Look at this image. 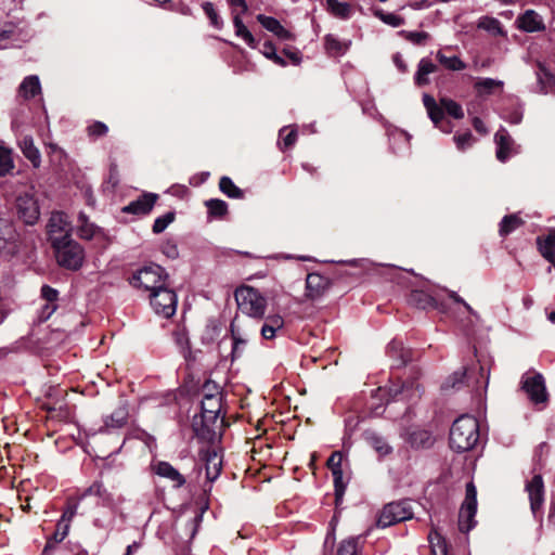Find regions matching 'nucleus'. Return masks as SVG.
Here are the masks:
<instances>
[{"label": "nucleus", "instance_id": "obj_1", "mask_svg": "<svg viewBox=\"0 0 555 555\" xmlns=\"http://www.w3.org/2000/svg\"><path fill=\"white\" fill-rule=\"evenodd\" d=\"M479 440V423L476 417L462 415L450 430V447L457 452L472 450Z\"/></svg>", "mask_w": 555, "mask_h": 555}, {"label": "nucleus", "instance_id": "obj_2", "mask_svg": "<svg viewBox=\"0 0 555 555\" xmlns=\"http://www.w3.org/2000/svg\"><path fill=\"white\" fill-rule=\"evenodd\" d=\"M423 104L435 127L446 133H450L452 131V126L450 122L443 121L444 112L455 119H462L464 117L462 106L457 102L448 98H441L438 104L434 96L425 93L423 94Z\"/></svg>", "mask_w": 555, "mask_h": 555}, {"label": "nucleus", "instance_id": "obj_3", "mask_svg": "<svg viewBox=\"0 0 555 555\" xmlns=\"http://www.w3.org/2000/svg\"><path fill=\"white\" fill-rule=\"evenodd\" d=\"M234 297L242 313L254 320L264 318L267 299L258 289L243 285L235 289Z\"/></svg>", "mask_w": 555, "mask_h": 555}, {"label": "nucleus", "instance_id": "obj_4", "mask_svg": "<svg viewBox=\"0 0 555 555\" xmlns=\"http://www.w3.org/2000/svg\"><path fill=\"white\" fill-rule=\"evenodd\" d=\"M52 247L55 253L56 262L61 267L73 271L79 270L82 267L86 257L85 249L68 235L63 241H55Z\"/></svg>", "mask_w": 555, "mask_h": 555}, {"label": "nucleus", "instance_id": "obj_5", "mask_svg": "<svg viewBox=\"0 0 555 555\" xmlns=\"http://www.w3.org/2000/svg\"><path fill=\"white\" fill-rule=\"evenodd\" d=\"M167 281L168 274L165 270L158 264H151L135 271L130 279V284L152 294L165 286Z\"/></svg>", "mask_w": 555, "mask_h": 555}, {"label": "nucleus", "instance_id": "obj_6", "mask_svg": "<svg viewBox=\"0 0 555 555\" xmlns=\"http://www.w3.org/2000/svg\"><path fill=\"white\" fill-rule=\"evenodd\" d=\"M18 217L29 225L35 224L40 217V208L35 197V190L29 186L27 190L18 193L15 201Z\"/></svg>", "mask_w": 555, "mask_h": 555}, {"label": "nucleus", "instance_id": "obj_7", "mask_svg": "<svg viewBox=\"0 0 555 555\" xmlns=\"http://www.w3.org/2000/svg\"><path fill=\"white\" fill-rule=\"evenodd\" d=\"M412 517L413 512L408 501L391 502L383 507L377 519V526L387 528Z\"/></svg>", "mask_w": 555, "mask_h": 555}, {"label": "nucleus", "instance_id": "obj_8", "mask_svg": "<svg viewBox=\"0 0 555 555\" xmlns=\"http://www.w3.org/2000/svg\"><path fill=\"white\" fill-rule=\"evenodd\" d=\"M477 512V490L473 482L466 485L465 500L459 513V529L462 532H468L476 526Z\"/></svg>", "mask_w": 555, "mask_h": 555}, {"label": "nucleus", "instance_id": "obj_9", "mask_svg": "<svg viewBox=\"0 0 555 555\" xmlns=\"http://www.w3.org/2000/svg\"><path fill=\"white\" fill-rule=\"evenodd\" d=\"M521 388L534 404L545 403L548 399L544 377L538 372L525 373L521 377Z\"/></svg>", "mask_w": 555, "mask_h": 555}, {"label": "nucleus", "instance_id": "obj_10", "mask_svg": "<svg viewBox=\"0 0 555 555\" xmlns=\"http://www.w3.org/2000/svg\"><path fill=\"white\" fill-rule=\"evenodd\" d=\"M150 301L155 313L164 318H170L176 313L177 295L167 284L150 294Z\"/></svg>", "mask_w": 555, "mask_h": 555}, {"label": "nucleus", "instance_id": "obj_11", "mask_svg": "<svg viewBox=\"0 0 555 555\" xmlns=\"http://www.w3.org/2000/svg\"><path fill=\"white\" fill-rule=\"evenodd\" d=\"M255 331L256 327L250 323V321L241 323L236 318L232 321L230 325V332L232 338L233 357H241L246 344Z\"/></svg>", "mask_w": 555, "mask_h": 555}, {"label": "nucleus", "instance_id": "obj_12", "mask_svg": "<svg viewBox=\"0 0 555 555\" xmlns=\"http://www.w3.org/2000/svg\"><path fill=\"white\" fill-rule=\"evenodd\" d=\"M47 232L51 245L55 241H63L65 236L72 237V224L68 216L62 211H54L51 214L47 224Z\"/></svg>", "mask_w": 555, "mask_h": 555}, {"label": "nucleus", "instance_id": "obj_13", "mask_svg": "<svg viewBox=\"0 0 555 555\" xmlns=\"http://www.w3.org/2000/svg\"><path fill=\"white\" fill-rule=\"evenodd\" d=\"M388 396L397 400H405L408 402L418 399L422 395L421 385L416 380L391 382L388 386Z\"/></svg>", "mask_w": 555, "mask_h": 555}, {"label": "nucleus", "instance_id": "obj_14", "mask_svg": "<svg viewBox=\"0 0 555 555\" xmlns=\"http://www.w3.org/2000/svg\"><path fill=\"white\" fill-rule=\"evenodd\" d=\"M494 142L496 145V158L501 163H505L509 157L519 153V146L504 127H501L495 132Z\"/></svg>", "mask_w": 555, "mask_h": 555}, {"label": "nucleus", "instance_id": "obj_15", "mask_svg": "<svg viewBox=\"0 0 555 555\" xmlns=\"http://www.w3.org/2000/svg\"><path fill=\"white\" fill-rule=\"evenodd\" d=\"M528 492L530 508L533 516L537 518L540 515L541 507L544 502V483L541 475H534L526 485Z\"/></svg>", "mask_w": 555, "mask_h": 555}, {"label": "nucleus", "instance_id": "obj_16", "mask_svg": "<svg viewBox=\"0 0 555 555\" xmlns=\"http://www.w3.org/2000/svg\"><path fill=\"white\" fill-rule=\"evenodd\" d=\"M201 460L205 463L206 477L209 481L218 478L222 468V456L214 448L207 447L199 452Z\"/></svg>", "mask_w": 555, "mask_h": 555}, {"label": "nucleus", "instance_id": "obj_17", "mask_svg": "<svg viewBox=\"0 0 555 555\" xmlns=\"http://www.w3.org/2000/svg\"><path fill=\"white\" fill-rule=\"evenodd\" d=\"M128 408L125 402L117 406L113 413L104 418L100 433H109L122 428L128 421Z\"/></svg>", "mask_w": 555, "mask_h": 555}, {"label": "nucleus", "instance_id": "obj_18", "mask_svg": "<svg viewBox=\"0 0 555 555\" xmlns=\"http://www.w3.org/2000/svg\"><path fill=\"white\" fill-rule=\"evenodd\" d=\"M157 201V195L153 193H145L138 199L130 202L122 208V212L133 215H147L154 207Z\"/></svg>", "mask_w": 555, "mask_h": 555}, {"label": "nucleus", "instance_id": "obj_19", "mask_svg": "<svg viewBox=\"0 0 555 555\" xmlns=\"http://www.w3.org/2000/svg\"><path fill=\"white\" fill-rule=\"evenodd\" d=\"M343 454L339 451L332 453L327 460V467L331 469L334 477L335 493L336 498L339 499L344 491L345 485L343 482V469H341Z\"/></svg>", "mask_w": 555, "mask_h": 555}, {"label": "nucleus", "instance_id": "obj_20", "mask_svg": "<svg viewBox=\"0 0 555 555\" xmlns=\"http://www.w3.org/2000/svg\"><path fill=\"white\" fill-rule=\"evenodd\" d=\"M76 233L81 240L90 241L93 237L102 235L103 230L91 222L85 212H79Z\"/></svg>", "mask_w": 555, "mask_h": 555}, {"label": "nucleus", "instance_id": "obj_21", "mask_svg": "<svg viewBox=\"0 0 555 555\" xmlns=\"http://www.w3.org/2000/svg\"><path fill=\"white\" fill-rule=\"evenodd\" d=\"M518 27L527 33L541 31L545 28L542 17L533 10H527L517 18Z\"/></svg>", "mask_w": 555, "mask_h": 555}, {"label": "nucleus", "instance_id": "obj_22", "mask_svg": "<svg viewBox=\"0 0 555 555\" xmlns=\"http://www.w3.org/2000/svg\"><path fill=\"white\" fill-rule=\"evenodd\" d=\"M154 472L159 477L170 480L176 488H181L185 483V478L168 462H158L154 466Z\"/></svg>", "mask_w": 555, "mask_h": 555}, {"label": "nucleus", "instance_id": "obj_23", "mask_svg": "<svg viewBox=\"0 0 555 555\" xmlns=\"http://www.w3.org/2000/svg\"><path fill=\"white\" fill-rule=\"evenodd\" d=\"M258 22L261 24L263 28L268 31L274 34L282 40H292L293 34L287 30L276 18L272 16H267L263 14H259L257 16Z\"/></svg>", "mask_w": 555, "mask_h": 555}, {"label": "nucleus", "instance_id": "obj_24", "mask_svg": "<svg viewBox=\"0 0 555 555\" xmlns=\"http://www.w3.org/2000/svg\"><path fill=\"white\" fill-rule=\"evenodd\" d=\"M284 327V319L281 314H269L264 318L263 324L260 328V334L263 339H273L279 332Z\"/></svg>", "mask_w": 555, "mask_h": 555}, {"label": "nucleus", "instance_id": "obj_25", "mask_svg": "<svg viewBox=\"0 0 555 555\" xmlns=\"http://www.w3.org/2000/svg\"><path fill=\"white\" fill-rule=\"evenodd\" d=\"M404 439L412 448H429L434 444L433 435L422 428H414L405 434Z\"/></svg>", "mask_w": 555, "mask_h": 555}, {"label": "nucleus", "instance_id": "obj_26", "mask_svg": "<svg viewBox=\"0 0 555 555\" xmlns=\"http://www.w3.org/2000/svg\"><path fill=\"white\" fill-rule=\"evenodd\" d=\"M18 146L23 155L33 164L35 168H38L41 164V154L35 146L34 139L31 135H24L18 141Z\"/></svg>", "mask_w": 555, "mask_h": 555}, {"label": "nucleus", "instance_id": "obj_27", "mask_svg": "<svg viewBox=\"0 0 555 555\" xmlns=\"http://www.w3.org/2000/svg\"><path fill=\"white\" fill-rule=\"evenodd\" d=\"M438 69L437 65L429 59L423 57L417 65V70L414 75V82L418 87H423L429 83V75L436 73Z\"/></svg>", "mask_w": 555, "mask_h": 555}, {"label": "nucleus", "instance_id": "obj_28", "mask_svg": "<svg viewBox=\"0 0 555 555\" xmlns=\"http://www.w3.org/2000/svg\"><path fill=\"white\" fill-rule=\"evenodd\" d=\"M41 92V85L37 75H30L23 79L18 88V94L25 100L35 98Z\"/></svg>", "mask_w": 555, "mask_h": 555}, {"label": "nucleus", "instance_id": "obj_29", "mask_svg": "<svg viewBox=\"0 0 555 555\" xmlns=\"http://www.w3.org/2000/svg\"><path fill=\"white\" fill-rule=\"evenodd\" d=\"M537 242L542 256L555 268V231L550 232L544 240L539 237Z\"/></svg>", "mask_w": 555, "mask_h": 555}, {"label": "nucleus", "instance_id": "obj_30", "mask_svg": "<svg viewBox=\"0 0 555 555\" xmlns=\"http://www.w3.org/2000/svg\"><path fill=\"white\" fill-rule=\"evenodd\" d=\"M308 296L311 298L319 297L326 286L324 278L318 273H310L306 279Z\"/></svg>", "mask_w": 555, "mask_h": 555}, {"label": "nucleus", "instance_id": "obj_31", "mask_svg": "<svg viewBox=\"0 0 555 555\" xmlns=\"http://www.w3.org/2000/svg\"><path fill=\"white\" fill-rule=\"evenodd\" d=\"M13 151L0 140V177H4L14 169Z\"/></svg>", "mask_w": 555, "mask_h": 555}, {"label": "nucleus", "instance_id": "obj_32", "mask_svg": "<svg viewBox=\"0 0 555 555\" xmlns=\"http://www.w3.org/2000/svg\"><path fill=\"white\" fill-rule=\"evenodd\" d=\"M387 352L398 364H405L411 359L410 350L405 349L403 344L399 340H392L388 345Z\"/></svg>", "mask_w": 555, "mask_h": 555}, {"label": "nucleus", "instance_id": "obj_33", "mask_svg": "<svg viewBox=\"0 0 555 555\" xmlns=\"http://www.w3.org/2000/svg\"><path fill=\"white\" fill-rule=\"evenodd\" d=\"M233 25L235 28V35L240 38H242L251 49L257 48L256 39L254 38L253 34L247 29V27L244 25L241 15L238 13H235L233 16Z\"/></svg>", "mask_w": 555, "mask_h": 555}, {"label": "nucleus", "instance_id": "obj_34", "mask_svg": "<svg viewBox=\"0 0 555 555\" xmlns=\"http://www.w3.org/2000/svg\"><path fill=\"white\" fill-rule=\"evenodd\" d=\"M351 44V41H340L338 38H336L334 35H327L325 37V48L326 51L332 55H343L345 54L349 47Z\"/></svg>", "mask_w": 555, "mask_h": 555}, {"label": "nucleus", "instance_id": "obj_35", "mask_svg": "<svg viewBox=\"0 0 555 555\" xmlns=\"http://www.w3.org/2000/svg\"><path fill=\"white\" fill-rule=\"evenodd\" d=\"M328 11L336 17L348 18L351 14V7L347 2H339L338 0H327Z\"/></svg>", "mask_w": 555, "mask_h": 555}, {"label": "nucleus", "instance_id": "obj_36", "mask_svg": "<svg viewBox=\"0 0 555 555\" xmlns=\"http://www.w3.org/2000/svg\"><path fill=\"white\" fill-rule=\"evenodd\" d=\"M537 77L542 92H547V89L555 83L554 75L542 63H538Z\"/></svg>", "mask_w": 555, "mask_h": 555}, {"label": "nucleus", "instance_id": "obj_37", "mask_svg": "<svg viewBox=\"0 0 555 555\" xmlns=\"http://www.w3.org/2000/svg\"><path fill=\"white\" fill-rule=\"evenodd\" d=\"M220 410V398L215 395H206L202 400V411L204 416L210 414L209 417H215Z\"/></svg>", "mask_w": 555, "mask_h": 555}, {"label": "nucleus", "instance_id": "obj_38", "mask_svg": "<svg viewBox=\"0 0 555 555\" xmlns=\"http://www.w3.org/2000/svg\"><path fill=\"white\" fill-rule=\"evenodd\" d=\"M436 56L439 63L450 70H462L466 67L459 56H447L441 51H438Z\"/></svg>", "mask_w": 555, "mask_h": 555}, {"label": "nucleus", "instance_id": "obj_39", "mask_svg": "<svg viewBox=\"0 0 555 555\" xmlns=\"http://www.w3.org/2000/svg\"><path fill=\"white\" fill-rule=\"evenodd\" d=\"M220 191L231 198H241L243 192L238 189L229 177H222L219 181Z\"/></svg>", "mask_w": 555, "mask_h": 555}, {"label": "nucleus", "instance_id": "obj_40", "mask_svg": "<svg viewBox=\"0 0 555 555\" xmlns=\"http://www.w3.org/2000/svg\"><path fill=\"white\" fill-rule=\"evenodd\" d=\"M370 444L372 448L382 456L388 455L392 452V448L389 443L380 436L372 434L369 437Z\"/></svg>", "mask_w": 555, "mask_h": 555}, {"label": "nucleus", "instance_id": "obj_41", "mask_svg": "<svg viewBox=\"0 0 555 555\" xmlns=\"http://www.w3.org/2000/svg\"><path fill=\"white\" fill-rule=\"evenodd\" d=\"M205 204L210 216L221 218L228 212V204L222 199L211 198Z\"/></svg>", "mask_w": 555, "mask_h": 555}, {"label": "nucleus", "instance_id": "obj_42", "mask_svg": "<svg viewBox=\"0 0 555 555\" xmlns=\"http://www.w3.org/2000/svg\"><path fill=\"white\" fill-rule=\"evenodd\" d=\"M503 81L492 78H482L475 83V88L479 94H490L494 88H502Z\"/></svg>", "mask_w": 555, "mask_h": 555}, {"label": "nucleus", "instance_id": "obj_43", "mask_svg": "<svg viewBox=\"0 0 555 555\" xmlns=\"http://www.w3.org/2000/svg\"><path fill=\"white\" fill-rule=\"evenodd\" d=\"M522 223L521 219L516 215L505 216L500 224V234L507 235Z\"/></svg>", "mask_w": 555, "mask_h": 555}, {"label": "nucleus", "instance_id": "obj_44", "mask_svg": "<svg viewBox=\"0 0 555 555\" xmlns=\"http://www.w3.org/2000/svg\"><path fill=\"white\" fill-rule=\"evenodd\" d=\"M429 542L434 555H448L447 543L437 531L429 534Z\"/></svg>", "mask_w": 555, "mask_h": 555}, {"label": "nucleus", "instance_id": "obj_45", "mask_svg": "<svg viewBox=\"0 0 555 555\" xmlns=\"http://www.w3.org/2000/svg\"><path fill=\"white\" fill-rule=\"evenodd\" d=\"M202 8L207 17L209 18L211 26L217 29H221L223 22L219 14L217 13L214 3L206 1L202 4Z\"/></svg>", "mask_w": 555, "mask_h": 555}, {"label": "nucleus", "instance_id": "obj_46", "mask_svg": "<svg viewBox=\"0 0 555 555\" xmlns=\"http://www.w3.org/2000/svg\"><path fill=\"white\" fill-rule=\"evenodd\" d=\"M477 26L494 35L502 34L501 23L494 17L483 16L479 18Z\"/></svg>", "mask_w": 555, "mask_h": 555}, {"label": "nucleus", "instance_id": "obj_47", "mask_svg": "<svg viewBox=\"0 0 555 555\" xmlns=\"http://www.w3.org/2000/svg\"><path fill=\"white\" fill-rule=\"evenodd\" d=\"M337 555H359V546L357 538L344 540L337 550Z\"/></svg>", "mask_w": 555, "mask_h": 555}, {"label": "nucleus", "instance_id": "obj_48", "mask_svg": "<svg viewBox=\"0 0 555 555\" xmlns=\"http://www.w3.org/2000/svg\"><path fill=\"white\" fill-rule=\"evenodd\" d=\"M260 52L269 60L273 61L276 65L285 66L286 62L276 53L274 44L270 41H266Z\"/></svg>", "mask_w": 555, "mask_h": 555}, {"label": "nucleus", "instance_id": "obj_49", "mask_svg": "<svg viewBox=\"0 0 555 555\" xmlns=\"http://www.w3.org/2000/svg\"><path fill=\"white\" fill-rule=\"evenodd\" d=\"M88 495H95L103 500H107L109 496L107 490L104 488L103 483L100 481H95L90 487H88L81 494L80 500H82L83 498H86Z\"/></svg>", "mask_w": 555, "mask_h": 555}, {"label": "nucleus", "instance_id": "obj_50", "mask_svg": "<svg viewBox=\"0 0 555 555\" xmlns=\"http://www.w3.org/2000/svg\"><path fill=\"white\" fill-rule=\"evenodd\" d=\"M453 140L457 150L460 151H465L466 149L470 147L475 142V138L470 131H466L461 134H455Z\"/></svg>", "mask_w": 555, "mask_h": 555}, {"label": "nucleus", "instance_id": "obj_51", "mask_svg": "<svg viewBox=\"0 0 555 555\" xmlns=\"http://www.w3.org/2000/svg\"><path fill=\"white\" fill-rule=\"evenodd\" d=\"M375 15L385 24L392 27H399L404 24L403 17L393 13H384L383 11H375Z\"/></svg>", "mask_w": 555, "mask_h": 555}, {"label": "nucleus", "instance_id": "obj_52", "mask_svg": "<svg viewBox=\"0 0 555 555\" xmlns=\"http://www.w3.org/2000/svg\"><path fill=\"white\" fill-rule=\"evenodd\" d=\"M175 220L173 212H167L155 219L153 224V232L158 234L165 231V229Z\"/></svg>", "mask_w": 555, "mask_h": 555}, {"label": "nucleus", "instance_id": "obj_53", "mask_svg": "<svg viewBox=\"0 0 555 555\" xmlns=\"http://www.w3.org/2000/svg\"><path fill=\"white\" fill-rule=\"evenodd\" d=\"M408 41L414 43V44H424L427 39L429 38L428 33L426 31H405L402 30L400 33Z\"/></svg>", "mask_w": 555, "mask_h": 555}, {"label": "nucleus", "instance_id": "obj_54", "mask_svg": "<svg viewBox=\"0 0 555 555\" xmlns=\"http://www.w3.org/2000/svg\"><path fill=\"white\" fill-rule=\"evenodd\" d=\"M502 117L509 124L518 125L522 120V108L521 106H516L509 111L505 109Z\"/></svg>", "mask_w": 555, "mask_h": 555}, {"label": "nucleus", "instance_id": "obj_55", "mask_svg": "<svg viewBox=\"0 0 555 555\" xmlns=\"http://www.w3.org/2000/svg\"><path fill=\"white\" fill-rule=\"evenodd\" d=\"M78 509V503L68 504L66 509L63 512L60 521L57 522V527H61L63 524H70L72 519L75 517Z\"/></svg>", "mask_w": 555, "mask_h": 555}, {"label": "nucleus", "instance_id": "obj_56", "mask_svg": "<svg viewBox=\"0 0 555 555\" xmlns=\"http://www.w3.org/2000/svg\"><path fill=\"white\" fill-rule=\"evenodd\" d=\"M107 131V126L101 121H95L88 127V134L93 138L105 135Z\"/></svg>", "mask_w": 555, "mask_h": 555}, {"label": "nucleus", "instance_id": "obj_57", "mask_svg": "<svg viewBox=\"0 0 555 555\" xmlns=\"http://www.w3.org/2000/svg\"><path fill=\"white\" fill-rule=\"evenodd\" d=\"M175 340H176V344L178 345V347L180 348V351L183 353V356H186V353L190 351V346H189V338L185 335V333L181 332V331L176 332Z\"/></svg>", "mask_w": 555, "mask_h": 555}, {"label": "nucleus", "instance_id": "obj_58", "mask_svg": "<svg viewBox=\"0 0 555 555\" xmlns=\"http://www.w3.org/2000/svg\"><path fill=\"white\" fill-rule=\"evenodd\" d=\"M59 292L49 285H43L41 288V297L50 305H55Z\"/></svg>", "mask_w": 555, "mask_h": 555}, {"label": "nucleus", "instance_id": "obj_59", "mask_svg": "<svg viewBox=\"0 0 555 555\" xmlns=\"http://www.w3.org/2000/svg\"><path fill=\"white\" fill-rule=\"evenodd\" d=\"M465 372H455L448 380L443 384V388H457L463 384Z\"/></svg>", "mask_w": 555, "mask_h": 555}, {"label": "nucleus", "instance_id": "obj_60", "mask_svg": "<svg viewBox=\"0 0 555 555\" xmlns=\"http://www.w3.org/2000/svg\"><path fill=\"white\" fill-rule=\"evenodd\" d=\"M230 7H232L233 15L238 13L240 15L245 14L248 11V5L245 0H227Z\"/></svg>", "mask_w": 555, "mask_h": 555}, {"label": "nucleus", "instance_id": "obj_61", "mask_svg": "<svg viewBox=\"0 0 555 555\" xmlns=\"http://www.w3.org/2000/svg\"><path fill=\"white\" fill-rule=\"evenodd\" d=\"M162 250L167 257L171 259H175L179 256L177 245L169 242L163 245Z\"/></svg>", "mask_w": 555, "mask_h": 555}, {"label": "nucleus", "instance_id": "obj_62", "mask_svg": "<svg viewBox=\"0 0 555 555\" xmlns=\"http://www.w3.org/2000/svg\"><path fill=\"white\" fill-rule=\"evenodd\" d=\"M68 531H69L68 524H63L61 527H57V530L53 535L54 541L57 543L62 542L67 537Z\"/></svg>", "mask_w": 555, "mask_h": 555}, {"label": "nucleus", "instance_id": "obj_63", "mask_svg": "<svg viewBox=\"0 0 555 555\" xmlns=\"http://www.w3.org/2000/svg\"><path fill=\"white\" fill-rule=\"evenodd\" d=\"M412 300L416 301L420 307L426 308L427 304L430 301V298L421 292H414L412 294Z\"/></svg>", "mask_w": 555, "mask_h": 555}, {"label": "nucleus", "instance_id": "obj_64", "mask_svg": "<svg viewBox=\"0 0 555 555\" xmlns=\"http://www.w3.org/2000/svg\"><path fill=\"white\" fill-rule=\"evenodd\" d=\"M55 310H56V305H50L47 302L41 309L40 319L43 321L48 320L53 314V312Z\"/></svg>", "mask_w": 555, "mask_h": 555}]
</instances>
